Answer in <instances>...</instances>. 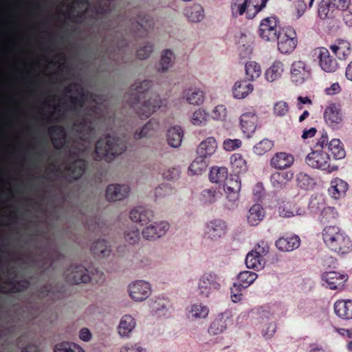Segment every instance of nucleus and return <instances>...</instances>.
I'll return each mask as SVG.
<instances>
[{"instance_id": "obj_1", "label": "nucleus", "mask_w": 352, "mask_h": 352, "mask_svg": "<svg viewBox=\"0 0 352 352\" xmlns=\"http://www.w3.org/2000/svg\"><path fill=\"white\" fill-rule=\"evenodd\" d=\"M152 86L151 80H145L138 85H132L129 91L124 96L126 102L135 110L141 119H146L155 112L162 104V101L158 95L146 98L148 91Z\"/></svg>"}, {"instance_id": "obj_2", "label": "nucleus", "mask_w": 352, "mask_h": 352, "mask_svg": "<svg viewBox=\"0 0 352 352\" xmlns=\"http://www.w3.org/2000/svg\"><path fill=\"white\" fill-rule=\"evenodd\" d=\"M322 236L324 244L331 251L346 254L352 250V241L349 236L338 226L324 227Z\"/></svg>"}, {"instance_id": "obj_3", "label": "nucleus", "mask_w": 352, "mask_h": 352, "mask_svg": "<svg viewBox=\"0 0 352 352\" xmlns=\"http://www.w3.org/2000/svg\"><path fill=\"white\" fill-rule=\"evenodd\" d=\"M125 149L126 145L121 139L107 135L96 142L94 159L96 161L103 160L109 162L116 156L122 154Z\"/></svg>"}, {"instance_id": "obj_4", "label": "nucleus", "mask_w": 352, "mask_h": 352, "mask_svg": "<svg viewBox=\"0 0 352 352\" xmlns=\"http://www.w3.org/2000/svg\"><path fill=\"white\" fill-rule=\"evenodd\" d=\"M64 275L66 282L76 285L90 281L98 283L104 279L102 272L96 269V274L93 273L90 275L87 269L82 265H71L65 272Z\"/></svg>"}, {"instance_id": "obj_5", "label": "nucleus", "mask_w": 352, "mask_h": 352, "mask_svg": "<svg viewBox=\"0 0 352 352\" xmlns=\"http://www.w3.org/2000/svg\"><path fill=\"white\" fill-rule=\"evenodd\" d=\"M281 31L279 19L276 16H271L261 21L258 34L265 41L274 42L278 39Z\"/></svg>"}, {"instance_id": "obj_6", "label": "nucleus", "mask_w": 352, "mask_h": 352, "mask_svg": "<svg viewBox=\"0 0 352 352\" xmlns=\"http://www.w3.org/2000/svg\"><path fill=\"white\" fill-rule=\"evenodd\" d=\"M330 155L326 151L313 150L306 158V164L314 168L320 169L327 173L338 170V166L329 163Z\"/></svg>"}, {"instance_id": "obj_7", "label": "nucleus", "mask_w": 352, "mask_h": 352, "mask_svg": "<svg viewBox=\"0 0 352 352\" xmlns=\"http://www.w3.org/2000/svg\"><path fill=\"white\" fill-rule=\"evenodd\" d=\"M276 41H277L278 50L281 54H291L294 52L298 43L295 30L292 27L282 28V31Z\"/></svg>"}, {"instance_id": "obj_8", "label": "nucleus", "mask_w": 352, "mask_h": 352, "mask_svg": "<svg viewBox=\"0 0 352 352\" xmlns=\"http://www.w3.org/2000/svg\"><path fill=\"white\" fill-rule=\"evenodd\" d=\"M220 287V278L214 272L204 273L199 280V293L202 296L208 297L212 292L219 290Z\"/></svg>"}, {"instance_id": "obj_9", "label": "nucleus", "mask_w": 352, "mask_h": 352, "mask_svg": "<svg viewBox=\"0 0 352 352\" xmlns=\"http://www.w3.org/2000/svg\"><path fill=\"white\" fill-rule=\"evenodd\" d=\"M227 232V223L221 219H214L206 223L204 234L206 238L217 241L223 237Z\"/></svg>"}, {"instance_id": "obj_10", "label": "nucleus", "mask_w": 352, "mask_h": 352, "mask_svg": "<svg viewBox=\"0 0 352 352\" xmlns=\"http://www.w3.org/2000/svg\"><path fill=\"white\" fill-rule=\"evenodd\" d=\"M64 91L67 94H71L72 92L77 94L76 96H71L69 97L70 110L77 111L78 109H81L84 107L87 99V96L80 84L72 83L66 86Z\"/></svg>"}, {"instance_id": "obj_11", "label": "nucleus", "mask_w": 352, "mask_h": 352, "mask_svg": "<svg viewBox=\"0 0 352 352\" xmlns=\"http://www.w3.org/2000/svg\"><path fill=\"white\" fill-rule=\"evenodd\" d=\"M310 67L302 60L294 61L290 67L291 80L296 85H301L311 77Z\"/></svg>"}, {"instance_id": "obj_12", "label": "nucleus", "mask_w": 352, "mask_h": 352, "mask_svg": "<svg viewBox=\"0 0 352 352\" xmlns=\"http://www.w3.org/2000/svg\"><path fill=\"white\" fill-rule=\"evenodd\" d=\"M151 286L144 280H138L129 286L130 297L135 301H143L151 294Z\"/></svg>"}, {"instance_id": "obj_13", "label": "nucleus", "mask_w": 352, "mask_h": 352, "mask_svg": "<svg viewBox=\"0 0 352 352\" xmlns=\"http://www.w3.org/2000/svg\"><path fill=\"white\" fill-rule=\"evenodd\" d=\"M347 278L346 274L334 271L326 272L322 275V280L326 283V287L330 289H342Z\"/></svg>"}, {"instance_id": "obj_14", "label": "nucleus", "mask_w": 352, "mask_h": 352, "mask_svg": "<svg viewBox=\"0 0 352 352\" xmlns=\"http://www.w3.org/2000/svg\"><path fill=\"white\" fill-rule=\"evenodd\" d=\"M258 116L254 111L243 113L240 118V125L243 133L248 138L252 136L257 127Z\"/></svg>"}, {"instance_id": "obj_15", "label": "nucleus", "mask_w": 352, "mask_h": 352, "mask_svg": "<svg viewBox=\"0 0 352 352\" xmlns=\"http://www.w3.org/2000/svg\"><path fill=\"white\" fill-rule=\"evenodd\" d=\"M48 134L51 136V141L57 150L63 148L67 142V133L63 126L55 124L49 127Z\"/></svg>"}, {"instance_id": "obj_16", "label": "nucleus", "mask_w": 352, "mask_h": 352, "mask_svg": "<svg viewBox=\"0 0 352 352\" xmlns=\"http://www.w3.org/2000/svg\"><path fill=\"white\" fill-rule=\"evenodd\" d=\"M168 228V223L161 221L145 228L142 230V234L143 237L147 240H155L164 235Z\"/></svg>"}, {"instance_id": "obj_17", "label": "nucleus", "mask_w": 352, "mask_h": 352, "mask_svg": "<svg viewBox=\"0 0 352 352\" xmlns=\"http://www.w3.org/2000/svg\"><path fill=\"white\" fill-rule=\"evenodd\" d=\"M319 65L321 69L326 72H334L338 67L336 58L331 56L327 49L321 47L318 49Z\"/></svg>"}, {"instance_id": "obj_18", "label": "nucleus", "mask_w": 352, "mask_h": 352, "mask_svg": "<svg viewBox=\"0 0 352 352\" xmlns=\"http://www.w3.org/2000/svg\"><path fill=\"white\" fill-rule=\"evenodd\" d=\"M224 190L226 194V198L231 202H235L239 199V191L241 190V182L239 177L234 175L229 179L227 177L224 182Z\"/></svg>"}, {"instance_id": "obj_19", "label": "nucleus", "mask_w": 352, "mask_h": 352, "mask_svg": "<svg viewBox=\"0 0 352 352\" xmlns=\"http://www.w3.org/2000/svg\"><path fill=\"white\" fill-rule=\"evenodd\" d=\"M129 190L127 185L110 184L106 190V198L109 201L122 200L128 196Z\"/></svg>"}, {"instance_id": "obj_20", "label": "nucleus", "mask_w": 352, "mask_h": 352, "mask_svg": "<svg viewBox=\"0 0 352 352\" xmlns=\"http://www.w3.org/2000/svg\"><path fill=\"white\" fill-rule=\"evenodd\" d=\"M294 162L293 155L285 152H278L272 157L270 165L276 169L283 170L291 167Z\"/></svg>"}, {"instance_id": "obj_21", "label": "nucleus", "mask_w": 352, "mask_h": 352, "mask_svg": "<svg viewBox=\"0 0 352 352\" xmlns=\"http://www.w3.org/2000/svg\"><path fill=\"white\" fill-rule=\"evenodd\" d=\"M87 165V162L81 159L71 162L65 168L67 177L69 180L78 179L85 173Z\"/></svg>"}, {"instance_id": "obj_22", "label": "nucleus", "mask_w": 352, "mask_h": 352, "mask_svg": "<svg viewBox=\"0 0 352 352\" xmlns=\"http://www.w3.org/2000/svg\"><path fill=\"white\" fill-rule=\"evenodd\" d=\"M4 283L10 288L6 289L5 287H1L0 292L3 294H16L25 291L30 287V281L26 279L16 280L14 278H8Z\"/></svg>"}, {"instance_id": "obj_23", "label": "nucleus", "mask_w": 352, "mask_h": 352, "mask_svg": "<svg viewBox=\"0 0 352 352\" xmlns=\"http://www.w3.org/2000/svg\"><path fill=\"white\" fill-rule=\"evenodd\" d=\"M324 119L325 122L332 128H335L342 122V113L336 104H331L326 107L324 112Z\"/></svg>"}, {"instance_id": "obj_24", "label": "nucleus", "mask_w": 352, "mask_h": 352, "mask_svg": "<svg viewBox=\"0 0 352 352\" xmlns=\"http://www.w3.org/2000/svg\"><path fill=\"white\" fill-rule=\"evenodd\" d=\"M74 127L80 139L87 141L94 131V123L91 120L85 117L81 121L74 124Z\"/></svg>"}, {"instance_id": "obj_25", "label": "nucleus", "mask_w": 352, "mask_h": 352, "mask_svg": "<svg viewBox=\"0 0 352 352\" xmlns=\"http://www.w3.org/2000/svg\"><path fill=\"white\" fill-rule=\"evenodd\" d=\"M276 248L283 252H291L297 249L300 245L298 236L280 237L276 241Z\"/></svg>"}, {"instance_id": "obj_26", "label": "nucleus", "mask_w": 352, "mask_h": 352, "mask_svg": "<svg viewBox=\"0 0 352 352\" xmlns=\"http://www.w3.org/2000/svg\"><path fill=\"white\" fill-rule=\"evenodd\" d=\"M153 217V211L144 207H137L130 212L131 219L137 223L144 225L148 223Z\"/></svg>"}, {"instance_id": "obj_27", "label": "nucleus", "mask_w": 352, "mask_h": 352, "mask_svg": "<svg viewBox=\"0 0 352 352\" xmlns=\"http://www.w3.org/2000/svg\"><path fill=\"white\" fill-rule=\"evenodd\" d=\"M293 177L294 173L291 170L275 172L270 177V182L275 189L280 190L283 188Z\"/></svg>"}, {"instance_id": "obj_28", "label": "nucleus", "mask_w": 352, "mask_h": 352, "mask_svg": "<svg viewBox=\"0 0 352 352\" xmlns=\"http://www.w3.org/2000/svg\"><path fill=\"white\" fill-rule=\"evenodd\" d=\"M335 314L343 320L352 319V300H339L334 304Z\"/></svg>"}, {"instance_id": "obj_29", "label": "nucleus", "mask_w": 352, "mask_h": 352, "mask_svg": "<svg viewBox=\"0 0 352 352\" xmlns=\"http://www.w3.org/2000/svg\"><path fill=\"white\" fill-rule=\"evenodd\" d=\"M217 148V143L214 138L208 137L203 140L197 148V155L207 158L213 155Z\"/></svg>"}, {"instance_id": "obj_30", "label": "nucleus", "mask_w": 352, "mask_h": 352, "mask_svg": "<svg viewBox=\"0 0 352 352\" xmlns=\"http://www.w3.org/2000/svg\"><path fill=\"white\" fill-rule=\"evenodd\" d=\"M330 49L340 60H345L351 52V44L349 42L342 39H338L333 44L330 45Z\"/></svg>"}, {"instance_id": "obj_31", "label": "nucleus", "mask_w": 352, "mask_h": 352, "mask_svg": "<svg viewBox=\"0 0 352 352\" xmlns=\"http://www.w3.org/2000/svg\"><path fill=\"white\" fill-rule=\"evenodd\" d=\"M265 212L261 204H254L249 210L247 216L248 223L251 226H255L263 219Z\"/></svg>"}, {"instance_id": "obj_32", "label": "nucleus", "mask_w": 352, "mask_h": 352, "mask_svg": "<svg viewBox=\"0 0 352 352\" xmlns=\"http://www.w3.org/2000/svg\"><path fill=\"white\" fill-rule=\"evenodd\" d=\"M338 10L331 0H322L318 6V15L322 19H331L335 16Z\"/></svg>"}, {"instance_id": "obj_33", "label": "nucleus", "mask_w": 352, "mask_h": 352, "mask_svg": "<svg viewBox=\"0 0 352 352\" xmlns=\"http://www.w3.org/2000/svg\"><path fill=\"white\" fill-rule=\"evenodd\" d=\"M253 91V85L247 80L236 82L233 87V96L238 99H243Z\"/></svg>"}, {"instance_id": "obj_34", "label": "nucleus", "mask_w": 352, "mask_h": 352, "mask_svg": "<svg viewBox=\"0 0 352 352\" xmlns=\"http://www.w3.org/2000/svg\"><path fill=\"white\" fill-rule=\"evenodd\" d=\"M348 189V184L346 182L340 178H336L331 182L329 192L335 199L340 198L344 195Z\"/></svg>"}, {"instance_id": "obj_35", "label": "nucleus", "mask_w": 352, "mask_h": 352, "mask_svg": "<svg viewBox=\"0 0 352 352\" xmlns=\"http://www.w3.org/2000/svg\"><path fill=\"white\" fill-rule=\"evenodd\" d=\"M135 327V320L130 315H124L122 317L118 327V333L122 336H128Z\"/></svg>"}, {"instance_id": "obj_36", "label": "nucleus", "mask_w": 352, "mask_h": 352, "mask_svg": "<svg viewBox=\"0 0 352 352\" xmlns=\"http://www.w3.org/2000/svg\"><path fill=\"white\" fill-rule=\"evenodd\" d=\"M183 130L180 126H173L167 131V142L168 144L174 148L181 145L183 138Z\"/></svg>"}, {"instance_id": "obj_37", "label": "nucleus", "mask_w": 352, "mask_h": 352, "mask_svg": "<svg viewBox=\"0 0 352 352\" xmlns=\"http://www.w3.org/2000/svg\"><path fill=\"white\" fill-rule=\"evenodd\" d=\"M91 251L93 254L98 258H104L107 256L111 252L110 246L104 239L96 241L91 247Z\"/></svg>"}, {"instance_id": "obj_38", "label": "nucleus", "mask_w": 352, "mask_h": 352, "mask_svg": "<svg viewBox=\"0 0 352 352\" xmlns=\"http://www.w3.org/2000/svg\"><path fill=\"white\" fill-rule=\"evenodd\" d=\"M175 56L170 50H165L161 56L160 65L157 70L160 72H166L175 63Z\"/></svg>"}, {"instance_id": "obj_39", "label": "nucleus", "mask_w": 352, "mask_h": 352, "mask_svg": "<svg viewBox=\"0 0 352 352\" xmlns=\"http://www.w3.org/2000/svg\"><path fill=\"white\" fill-rule=\"evenodd\" d=\"M159 124L153 119L150 120L140 131H136L134 138L136 140L153 135L158 129Z\"/></svg>"}, {"instance_id": "obj_40", "label": "nucleus", "mask_w": 352, "mask_h": 352, "mask_svg": "<svg viewBox=\"0 0 352 352\" xmlns=\"http://www.w3.org/2000/svg\"><path fill=\"white\" fill-rule=\"evenodd\" d=\"M327 152L330 153L336 160L342 159L345 156V151L342 146V143L338 139H333L329 142Z\"/></svg>"}, {"instance_id": "obj_41", "label": "nucleus", "mask_w": 352, "mask_h": 352, "mask_svg": "<svg viewBox=\"0 0 352 352\" xmlns=\"http://www.w3.org/2000/svg\"><path fill=\"white\" fill-rule=\"evenodd\" d=\"M283 64L280 61H275L265 72V78L267 81L273 82L279 78L283 72Z\"/></svg>"}, {"instance_id": "obj_42", "label": "nucleus", "mask_w": 352, "mask_h": 352, "mask_svg": "<svg viewBox=\"0 0 352 352\" xmlns=\"http://www.w3.org/2000/svg\"><path fill=\"white\" fill-rule=\"evenodd\" d=\"M247 18L253 19L265 6L267 0H248Z\"/></svg>"}, {"instance_id": "obj_43", "label": "nucleus", "mask_w": 352, "mask_h": 352, "mask_svg": "<svg viewBox=\"0 0 352 352\" xmlns=\"http://www.w3.org/2000/svg\"><path fill=\"white\" fill-rule=\"evenodd\" d=\"M227 329V323L223 316H221L211 323L208 328V333L211 336L222 333Z\"/></svg>"}, {"instance_id": "obj_44", "label": "nucleus", "mask_w": 352, "mask_h": 352, "mask_svg": "<svg viewBox=\"0 0 352 352\" xmlns=\"http://www.w3.org/2000/svg\"><path fill=\"white\" fill-rule=\"evenodd\" d=\"M184 96L187 102L193 105H200L204 100V94L199 89H189Z\"/></svg>"}, {"instance_id": "obj_45", "label": "nucleus", "mask_w": 352, "mask_h": 352, "mask_svg": "<svg viewBox=\"0 0 352 352\" xmlns=\"http://www.w3.org/2000/svg\"><path fill=\"white\" fill-rule=\"evenodd\" d=\"M228 177V169L226 167H213L209 174L210 180L214 183H223Z\"/></svg>"}, {"instance_id": "obj_46", "label": "nucleus", "mask_w": 352, "mask_h": 352, "mask_svg": "<svg viewBox=\"0 0 352 352\" xmlns=\"http://www.w3.org/2000/svg\"><path fill=\"white\" fill-rule=\"evenodd\" d=\"M206 157L199 156L190 164L188 172L191 175H201L206 171L208 164L205 160Z\"/></svg>"}, {"instance_id": "obj_47", "label": "nucleus", "mask_w": 352, "mask_h": 352, "mask_svg": "<svg viewBox=\"0 0 352 352\" xmlns=\"http://www.w3.org/2000/svg\"><path fill=\"white\" fill-rule=\"evenodd\" d=\"M245 265L248 268L258 270L263 267L264 259L251 251L246 256Z\"/></svg>"}, {"instance_id": "obj_48", "label": "nucleus", "mask_w": 352, "mask_h": 352, "mask_svg": "<svg viewBox=\"0 0 352 352\" xmlns=\"http://www.w3.org/2000/svg\"><path fill=\"white\" fill-rule=\"evenodd\" d=\"M258 277L253 272L244 271L238 274L237 280L243 288H248Z\"/></svg>"}, {"instance_id": "obj_49", "label": "nucleus", "mask_w": 352, "mask_h": 352, "mask_svg": "<svg viewBox=\"0 0 352 352\" xmlns=\"http://www.w3.org/2000/svg\"><path fill=\"white\" fill-rule=\"evenodd\" d=\"M261 74V67L256 62L250 61L245 64V74L249 81L257 78L260 76Z\"/></svg>"}, {"instance_id": "obj_50", "label": "nucleus", "mask_w": 352, "mask_h": 352, "mask_svg": "<svg viewBox=\"0 0 352 352\" xmlns=\"http://www.w3.org/2000/svg\"><path fill=\"white\" fill-rule=\"evenodd\" d=\"M138 26H140L141 32L140 36H145L148 34V28H151L153 25V21L148 14L138 16L137 19Z\"/></svg>"}, {"instance_id": "obj_51", "label": "nucleus", "mask_w": 352, "mask_h": 352, "mask_svg": "<svg viewBox=\"0 0 352 352\" xmlns=\"http://www.w3.org/2000/svg\"><path fill=\"white\" fill-rule=\"evenodd\" d=\"M189 313L193 318H205L208 315L209 309L201 303H195L190 307Z\"/></svg>"}, {"instance_id": "obj_52", "label": "nucleus", "mask_w": 352, "mask_h": 352, "mask_svg": "<svg viewBox=\"0 0 352 352\" xmlns=\"http://www.w3.org/2000/svg\"><path fill=\"white\" fill-rule=\"evenodd\" d=\"M337 210L333 207H326L321 211L320 222L323 224L333 222L338 217Z\"/></svg>"}, {"instance_id": "obj_53", "label": "nucleus", "mask_w": 352, "mask_h": 352, "mask_svg": "<svg viewBox=\"0 0 352 352\" xmlns=\"http://www.w3.org/2000/svg\"><path fill=\"white\" fill-rule=\"evenodd\" d=\"M186 14L192 22H199L204 18V10L200 6L195 5L186 10Z\"/></svg>"}, {"instance_id": "obj_54", "label": "nucleus", "mask_w": 352, "mask_h": 352, "mask_svg": "<svg viewBox=\"0 0 352 352\" xmlns=\"http://www.w3.org/2000/svg\"><path fill=\"white\" fill-rule=\"evenodd\" d=\"M297 185L305 190L311 188L315 184L314 179L305 173H300L297 175Z\"/></svg>"}, {"instance_id": "obj_55", "label": "nucleus", "mask_w": 352, "mask_h": 352, "mask_svg": "<svg viewBox=\"0 0 352 352\" xmlns=\"http://www.w3.org/2000/svg\"><path fill=\"white\" fill-rule=\"evenodd\" d=\"M274 146V142L268 139H263L256 144L254 148V152L256 155H262L270 151Z\"/></svg>"}, {"instance_id": "obj_56", "label": "nucleus", "mask_w": 352, "mask_h": 352, "mask_svg": "<svg viewBox=\"0 0 352 352\" xmlns=\"http://www.w3.org/2000/svg\"><path fill=\"white\" fill-rule=\"evenodd\" d=\"M54 352H84V351L75 343L62 342L55 346Z\"/></svg>"}, {"instance_id": "obj_57", "label": "nucleus", "mask_w": 352, "mask_h": 352, "mask_svg": "<svg viewBox=\"0 0 352 352\" xmlns=\"http://www.w3.org/2000/svg\"><path fill=\"white\" fill-rule=\"evenodd\" d=\"M208 113L204 109H199L195 111L191 117V122L194 125L201 126L205 124Z\"/></svg>"}, {"instance_id": "obj_58", "label": "nucleus", "mask_w": 352, "mask_h": 352, "mask_svg": "<svg viewBox=\"0 0 352 352\" xmlns=\"http://www.w3.org/2000/svg\"><path fill=\"white\" fill-rule=\"evenodd\" d=\"M231 164L232 168H239L237 170L238 173L246 170V162L240 154L235 153L232 155Z\"/></svg>"}, {"instance_id": "obj_59", "label": "nucleus", "mask_w": 352, "mask_h": 352, "mask_svg": "<svg viewBox=\"0 0 352 352\" xmlns=\"http://www.w3.org/2000/svg\"><path fill=\"white\" fill-rule=\"evenodd\" d=\"M140 230L135 227L129 228L124 233V239L129 244H135L140 240Z\"/></svg>"}, {"instance_id": "obj_60", "label": "nucleus", "mask_w": 352, "mask_h": 352, "mask_svg": "<svg viewBox=\"0 0 352 352\" xmlns=\"http://www.w3.org/2000/svg\"><path fill=\"white\" fill-rule=\"evenodd\" d=\"M248 0H244L243 3H232L231 5V9L232 14L234 16L238 15H242L245 11H248Z\"/></svg>"}, {"instance_id": "obj_61", "label": "nucleus", "mask_w": 352, "mask_h": 352, "mask_svg": "<svg viewBox=\"0 0 352 352\" xmlns=\"http://www.w3.org/2000/svg\"><path fill=\"white\" fill-rule=\"evenodd\" d=\"M239 283H234L230 288L231 299L234 302H237L242 299V289H243Z\"/></svg>"}, {"instance_id": "obj_62", "label": "nucleus", "mask_w": 352, "mask_h": 352, "mask_svg": "<svg viewBox=\"0 0 352 352\" xmlns=\"http://www.w3.org/2000/svg\"><path fill=\"white\" fill-rule=\"evenodd\" d=\"M153 45L147 43L146 45L140 47L136 52L137 58L140 60H144L149 57L153 52Z\"/></svg>"}, {"instance_id": "obj_63", "label": "nucleus", "mask_w": 352, "mask_h": 352, "mask_svg": "<svg viewBox=\"0 0 352 352\" xmlns=\"http://www.w3.org/2000/svg\"><path fill=\"white\" fill-rule=\"evenodd\" d=\"M173 188L169 184H162L155 189V195L156 197H162L173 193Z\"/></svg>"}, {"instance_id": "obj_64", "label": "nucleus", "mask_w": 352, "mask_h": 352, "mask_svg": "<svg viewBox=\"0 0 352 352\" xmlns=\"http://www.w3.org/2000/svg\"><path fill=\"white\" fill-rule=\"evenodd\" d=\"M276 331V324L274 322L265 324L262 329V335L265 339H270L273 337Z\"/></svg>"}]
</instances>
